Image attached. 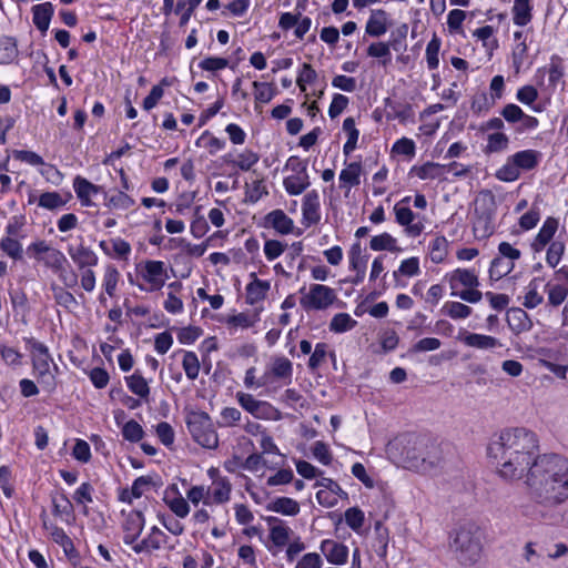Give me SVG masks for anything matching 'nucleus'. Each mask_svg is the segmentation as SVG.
I'll list each match as a JSON object with an SVG mask.
<instances>
[{"mask_svg":"<svg viewBox=\"0 0 568 568\" xmlns=\"http://www.w3.org/2000/svg\"><path fill=\"white\" fill-rule=\"evenodd\" d=\"M558 229V221L555 217H547L544 222L541 229L537 233L534 242L531 243V248L534 252H540L545 248V246L550 243L556 231Z\"/></svg>","mask_w":568,"mask_h":568,"instance_id":"4468645a","label":"nucleus"},{"mask_svg":"<svg viewBox=\"0 0 568 568\" xmlns=\"http://www.w3.org/2000/svg\"><path fill=\"white\" fill-rule=\"evenodd\" d=\"M369 247L373 251H389L398 252L400 248L396 246V239L389 233L373 236L369 242Z\"/></svg>","mask_w":568,"mask_h":568,"instance_id":"f704fd0d","label":"nucleus"},{"mask_svg":"<svg viewBox=\"0 0 568 568\" xmlns=\"http://www.w3.org/2000/svg\"><path fill=\"white\" fill-rule=\"evenodd\" d=\"M145 525V519L141 510H131L123 523V530L125 532L123 541L126 545H134L140 537Z\"/></svg>","mask_w":568,"mask_h":568,"instance_id":"1a4fd4ad","label":"nucleus"},{"mask_svg":"<svg viewBox=\"0 0 568 568\" xmlns=\"http://www.w3.org/2000/svg\"><path fill=\"white\" fill-rule=\"evenodd\" d=\"M43 263L48 268H51L52 272L57 274L65 268L64 265L68 263V260L61 251L52 247L43 260Z\"/></svg>","mask_w":568,"mask_h":568,"instance_id":"3c124183","label":"nucleus"},{"mask_svg":"<svg viewBox=\"0 0 568 568\" xmlns=\"http://www.w3.org/2000/svg\"><path fill=\"white\" fill-rule=\"evenodd\" d=\"M320 195L316 190L307 192L303 199L302 213L303 223L306 226L317 224L321 220L320 214Z\"/></svg>","mask_w":568,"mask_h":568,"instance_id":"9d476101","label":"nucleus"},{"mask_svg":"<svg viewBox=\"0 0 568 568\" xmlns=\"http://www.w3.org/2000/svg\"><path fill=\"white\" fill-rule=\"evenodd\" d=\"M404 443L400 454L406 468L428 471L442 462V450L436 442L427 437L408 436Z\"/></svg>","mask_w":568,"mask_h":568,"instance_id":"20e7f679","label":"nucleus"},{"mask_svg":"<svg viewBox=\"0 0 568 568\" xmlns=\"http://www.w3.org/2000/svg\"><path fill=\"white\" fill-rule=\"evenodd\" d=\"M240 405L255 417H261L260 408L262 406H268L267 403L261 402L254 398L251 394L237 393L236 395Z\"/></svg>","mask_w":568,"mask_h":568,"instance_id":"de8ad7c7","label":"nucleus"},{"mask_svg":"<svg viewBox=\"0 0 568 568\" xmlns=\"http://www.w3.org/2000/svg\"><path fill=\"white\" fill-rule=\"evenodd\" d=\"M327 348L328 345L326 343H317L315 345V349L312 353L307 363V366L311 371H315L322 365L327 355Z\"/></svg>","mask_w":568,"mask_h":568,"instance_id":"338daca9","label":"nucleus"},{"mask_svg":"<svg viewBox=\"0 0 568 568\" xmlns=\"http://www.w3.org/2000/svg\"><path fill=\"white\" fill-rule=\"evenodd\" d=\"M546 290L548 293V303L549 305L557 307L561 305L568 296V287L550 283L546 284Z\"/></svg>","mask_w":568,"mask_h":568,"instance_id":"603ef678","label":"nucleus"},{"mask_svg":"<svg viewBox=\"0 0 568 568\" xmlns=\"http://www.w3.org/2000/svg\"><path fill=\"white\" fill-rule=\"evenodd\" d=\"M119 271L114 266H108L103 277V286L109 296H113L119 281Z\"/></svg>","mask_w":568,"mask_h":568,"instance_id":"774afa93","label":"nucleus"},{"mask_svg":"<svg viewBox=\"0 0 568 568\" xmlns=\"http://www.w3.org/2000/svg\"><path fill=\"white\" fill-rule=\"evenodd\" d=\"M51 250H52V247L44 240H39V241L31 243L27 247L26 252L30 257H33L38 262H43V260L45 257H43L42 255L43 254L48 255Z\"/></svg>","mask_w":568,"mask_h":568,"instance_id":"e2e57ef3","label":"nucleus"},{"mask_svg":"<svg viewBox=\"0 0 568 568\" xmlns=\"http://www.w3.org/2000/svg\"><path fill=\"white\" fill-rule=\"evenodd\" d=\"M448 253V241L445 236H436L429 244V256L433 263L444 262Z\"/></svg>","mask_w":568,"mask_h":568,"instance_id":"72a5a7b5","label":"nucleus"},{"mask_svg":"<svg viewBox=\"0 0 568 568\" xmlns=\"http://www.w3.org/2000/svg\"><path fill=\"white\" fill-rule=\"evenodd\" d=\"M509 139L505 133L496 132L491 133L487 138V145L484 152L486 154L501 152L507 149Z\"/></svg>","mask_w":568,"mask_h":568,"instance_id":"37998d69","label":"nucleus"},{"mask_svg":"<svg viewBox=\"0 0 568 568\" xmlns=\"http://www.w3.org/2000/svg\"><path fill=\"white\" fill-rule=\"evenodd\" d=\"M525 484L538 504L555 506L564 503L568 498V458L557 453L537 455Z\"/></svg>","mask_w":568,"mask_h":568,"instance_id":"f03ea898","label":"nucleus"},{"mask_svg":"<svg viewBox=\"0 0 568 568\" xmlns=\"http://www.w3.org/2000/svg\"><path fill=\"white\" fill-rule=\"evenodd\" d=\"M266 509L285 516H295L300 513V504L290 497H277L267 504Z\"/></svg>","mask_w":568,"mask_h":568,"instance_id":"5701e85b","label":"nucleus"},{"mask_svg":"<svg viewBox=\"0 0 568 568\" xmlns=\"http://www.w3.org/2000/svg\"><path fill=\"white\" fill-rule=\"evenodd\" d=\"M320 549L329 564L344 565L347 561L348 548L344 544L325 539L321 542Z\"/></svg>","mask_w":568,"mask_h":568,"instance_id":"9b49d317","label":"nucleus"},{"mask_svg":"<svg viewBox=\"0 0 568 568\" xmlns=\"http://www.w3.org/2000/svg\"><path fill=\"white\" fill-rule=\"evenodd\" d=\"M164 274V263L161 261H148L143 278L152 285V290H160L164 285L162 278Z\"/></svg>","mask_w":568,"mask_h":568,"instance_id":"aec40b11","label":"nucleus"},{"mask_svg":"<svg viewBox=\"0 0 568 568\" xmlns=\"http://www.w3.org/2000/svg\"><path fill=\"white\" fill-rule=\"evenodd\" d=\"M442 311L453 320L466 318L473 312L471 307L460 302H446Z\"/></svg>","mask_w":568,"mask_h":568,"instance_id":"79ce46f5","label":"nucleus"},{"mask_svg":"<svg viewBox=\"0 0 568 568\" xmlns=\"http://www.w3.org/2000/svg\"><path fill=\"white\" fill-rule=\"evenodd\" d=\"M51 291L58 305L68 310L78 305L74 295L67 291L64 287L57 284H51Z\"/></svg>","mask_w":568,"mask_h":568,"instance_id":"c03bdc74","label":"nucleus"},{"mask_svg":"<svg viewBox=\"0 0 568 568\" xmlns=\"http://www.w3.org/2000/svg\"><path fill=\"white\" fill-rule=\"evenodd\" d=\"M129 389L141 398H148L150 394V387L146 379L142 376L139 371H135L131 376L125 377Z\"/></svg>","mask_w":568,"mask_h":568,"instance_id":"c85d7f7f","label":"nucleus"},{"mask_svg":"<svg viewBox=\"0 0 568 568\" xmlns=\"http://www.w3.org/2000/svg\"><path fill=\"white\" fill-rule=\"evenodd\" d=\"M564 252H565V245L562 242H559V241L551 242L547 250V255H546L547 264L551 267H556L558 265V263L560 262Z\"/></svg>","mask_w":568,"mask_h":568,"instance_id":"0e129e2a","label":"nucleus"},{"mask_svg":"<svg viewBox=\"0 0 568 568\" xmlns=\"http://www.w3.org/2000/svg\"><path fill=\"white\" fill-rule=\"evenodd\" d=\"M73 187L79 199H83L87 195L91 196L92 194H98L99 192H104L102 186L95 185L80 175L74 179Z\"/></svg>","mask_w":568,"mask_h":568,"instance_id":"e433bc0d","label":"nucleus"},{"mask_svg":"<svg viewBox=\"0 0 568 568\" xmlns=\"http://www.w3.org/2000/svg\"><path fill=\"white\" fill-rule=\"evenodd\" d=\"M265 223L281 234L293 232L294 223L282 210H274L265 216Z\"/></svg>","mask_w":568,"mask_h":568,"instance_id":"a211bd4d","label":"nucleus"},{"mask_svg":"<svg viewBox=\"0 0 568 568\" xmlns=\"http://www.w3.org/2000/svg\"><path fill=\"white\" fill-rule=\"evenodd\" d=\"M541 280L539 277H535L528 284V291L525 295L524 306L527 308H535L539 304L542 303L544 298L540 294H538V285Z\"/></svg>","mask_w":568,"mask_h":568,"instance_id":"864d4df0","label":"nucleus"},{"mask_svg":"<svg viewBox=\"0 0 568 568\" xmlns=\"http://www.w3.org/2000/svg\"><path fill=\"white\" fill-rule=\"evenodd\" d=\"M67 201L58 192H44L39 197V206L47 210H55L64 206Z\"/></svg>","mask_w":568,"mask_h":568,"instance_id":"4d7b16f0","label":"nucleus"},{"mask_svg":"<svg viewBox=\"0 0 568 568\" xmlns=\"http://www.w3.org/2000/svg\"><path fill=\"white\" fill-rule=\"evenodd\" d=\"M68 253L72 261L78 265L79 268H84L87 266H94L98 264L97 254L90 248L80 244L79 246H69Z\"/></svg>","mask_w":568,"mask_h":568,"instance_id":"f3484780","label":"nucleus"},{"mask_svg":"<svg viewBox=\"0 0 568 568\" xmlns=\"http://www.w3.org/2000/svg\"><path fill=\"white\" fill-rule=\"evenodd\" d=\"M164 501L169 508L180 518L186 517L190 513V506L181 495L173 499L164 497Z\"/></svg>","mask_w":568,"mask_h":568,"instance_id":"680f3d73","label":"nucleus"},{"mask_svg":"<svg viewBox=\"0 0 568 568\" xmlns=\"http://www.w3.org/2000/svg\"><path fill=\"white\" fill-rule=\"evenodd\" d=\"M487 453L500 477L521 479L539 455V439L534 432L524 427L505 429L488 445Z\"/></svg>","mask_w":568,"mask_h":568,"instance_id":"f257e3e1","label":"nucleus"},{"mask_svg":"<svg viewBox=\"0 0 568 568\" xmlns=\"http://www.w3.org/2000/svg\"><path fill=\"white\" fill-rule=\"evenodd\" d=\"M517 169L530 171L537 168L541 160V153L537 150H524L510 155Z\"/></svg>","mask_w":568,"mask_h":568,"instance_id":"6ab92c4d","label":"nucleus"},{"mask_svg":"<svg viewBox=\"0 0 568 568\" xmlns=\"http://www.w3.org/2000/svg\"><path fill=\"white\" fill-rule=\"evenodd\" d=\"M271 375L287 379L291 383L292 374H293V364L292 362L284 356H276L273 359L271 372H267Z\"/></svg>","mask_w":568,"mask_h":568,"instance_id":"c756f323","label":"nucleus"},{"mask_svg":"<svg viewBox=\"0 0 568 568\" xmlns=\"http://www.w3.org/2000/svg\"><path fill=\"white\" fill-rule=\"evenodd\" d=\"M54 8L51 2H43L32 7V21L37 29L45 33L49 29Z\"/></svg>","mask_w":568,"mask_h":568,"instance_id":"2eb2a0df","label":"nucleus"},{"mask_svg":"<svg viewBox=\"0 0 568 568\" xmlns=\"http://www.w3.org/2000/svg\"><path fill=\"white\" fill-rule=\"evenodd\" d=\"M290 528L283 525H275L271 527L270 538L272 542L277 547H283L290 539Z\"/></svg>","mask_w":568,"mask_h":568,"instance_id":"69168bd1","label":"nucleus"},{"mask_svg":"<svg viewBox=\"0 0 568 568\" xmlns=\"http://www.w3.org/2000/svg\"><path fill=\"white\" fill-rule=\"evenodd\" d=\"M458 338L467 346L478 349H490L501 346L499 339L489 335H481L464 331Z\"/></svg>","mask_w":568,"mask_h":568,"instance_id":"f8f14e48","label":"nucleus"},{"mask_svg":"<svg viewBox=\"0 0 568 568\" xmlns=\"http://www.w3.org/2000/svg\"><path fill=\"white\" fill-rule=\"evenodd\" d=\"M448 549L459 565L475 566L484 549L480 528L471 521L457 525L448 534Z\"/></svg>","mask_w":568,"mask_h":568,"instance_id":"7ed1b4c3","label":"nucleus"},{"mask_svg":"<svg viewBox=\"0 0 568 568\" xmlns=\"http://www.w3.org/2000/svg\"><path fill=\"white\" fill-rule=\"evenodd\" d=\"M449 283L453 290L456 288L457 283L469 288H475L479 285L475 271L466 268L455 270L450 275Z\"/></svg>","mask_w":568,"mask_h":568,"instance_id":"b1692460","label":"nucleus"},{"mask_svg":"<svg viewBox=\"0 0 568 568\" xmlns=\"http://www.w3.org/2000/svg\"><path fill=\"white\" fill-rule=\"evenodd\" d=\"M186 426L192 438L202 447L214 449L219 445L217 433L210 415L205 412H191L186 417Z\"/></svg>","mask_w":568,"mask_h":568,"instance_id":"39448f33","label":"nucleus"},{"mask_svg":"<svg viewBox=\"0 0 568 568\" xmlns=\"http://www.w3.org/2000/svg\"><path fill=\"white\" fill-rule=\"evenodd\" d=\"M196 146H204L209 149L211 155L225 146V141L213 136L210 131H204L195 142Z\"/></svg>","mask_w":568,"mask_h":568,"instance_id":"49530a36","label":"nucleus"},{"mask_svg":"<svg viewBox=\"0 0 568 568\" xmlns=\"http://www.w3.org/2000/svg\"><path fill=\"white\" fill-rule=\"evenodd\" d=\"M362 165L359 162H352L347 164L346 169L339 173V187L351 190L361 183Z\"/></svg>","mask_w":568,"mask_h":568,"instance_id":"412c9836","label":"nucleus"},{"mask_svg":"<svg viewBox=\"0 0 568 568\" xmlns=\"http://www.w3.org/2000/svg\"><path fill=\"white\" fill-rule=\"evenodd\" d=\"M268 290V282L261 281L255 277L254 281L248 283L246 286V303L254 305L255 303L264 300Z\"/></svg>","mask_w":568,"mask_h":568,"instance_id":"bb28decb","label":"nucleus"},{"mask_svg":"<svg viewBox=\"0 0 568 568\" xmlns=\"http://www.w3.org/2000/svg\"><path fill=\"white\" fill-rule=\"evenodd\" d=\"M515 267V263L511 261H505L504 258L496 256L493 258L489 267L490 280L498 281L508 275Z\"/></svg>","mask_w":568,"mask_h":568,"instance_id":"473e14b6","label":"nucleus"},{"mask_svg":"<svg viewBox=\"0 0 568 568\" xmlns=\"http://www.w3.org/2000/svg\"><path fill=\"white\" fill-rule=\"evenodd\" d=\"M258 160L260 155L252 150H245L240 153L236 161L227 160L226 158L224 159L226 163L236 165L242 171H250L252 166L258 162Z\"/></svg>","mask_w":568,"mask_h":568,"instance_id":"a19ab883","label":"nucleus"},{"mask_svg":"<svg viewBox=\"0 0 568 568\" xmlns=\"http://www.w3.org/2000/svg\"><path fill=\"white\" fill-rule=\"evenodd\" d=\"M105 204L113 209L128 210L134 204V200L126 193L119 191L112 196H108L106 192H103Z\"/></svg>","mask_w":568,"mask_h":568,"instance_id":"8fccbe9b","label":"nucleus"},{"mask_svg":"<svg viewBox=\"0 0 568 568\" xmlns=\"http://www.w3.org/2000/svg\"><path fill=\"white\" fill-rule=\"evenodd\" d=\"M520 175L519 170L509 156L507 162L496 172V178L504 182L516 181Z\"/></svg>","mask_w":568,"mask_h":568,"instance_id":"13d9d810","label":"nucleus"},{"mask_svg":"<svg viewBox=\"0 0 568 568\" xmlns=\"http://www.w3.org/2000/svg\"><path fill=\"white\" fill-rule=\"evenodd\" d=\"M0 248L2 250L3 253H6L9 257H11L13 260H16V261L22 260V256H23L22 245L14 237L4 236L0 241Z\"/></svg>","mask_w":568,"mask_h":568,"instance_id":"a18cd8bd","label":"nucleus"},{"mask_svg":"<svg viewBox=\"0 0 568 568\" xmlns=\"http://www.w3.org/2000/svg\"><path fill=\"white\" fill-rule=\"evenodd\" d=\"M214 489L211 494L213 503L224 504L230 500L232 485L229 479H221L217 484L213 485Z\"/></svg>","mask_w":568,"mask_h":568,"instance_id":"5fc2aeb1","label":"nucleus"},{"mask_svg":"<svg viewBox=\"0 0 568 568\" xmlns=\"http://www.w3.org/2000/svg\"><path fill=\"white\" fill-rule=\"evenodd\" d=\"M446 165L426 162L423 165H414L409 174L418 176L420 180H435L443 176Z\"/></svg>","mask_w":568,"mask_h":568,"instance_id":"4be33fe9","label":"nucleus"},{"mask_svg":"<svg viewBox=\"0 0 568 568\" xmlns=\"http://www.w3.org/2000/svg\"><path fill=\"white\" fill-rule=\"evenodd\" d=\"M19 54L17 39L13 37H0V64L13 62Z\"/></svg>","mask_w":568,"mask_h":568,"instance_id":"393cba45","label":"nucleus"},{"mask_svg":"<svg viewBox=\"0 0 568 568\" xmlns=\"http://www.w3.org/2000/svg\"><path fill=\"white\" fill-rule=\"evenodd\" d=\"M387 30V12L382 9L372 10L366 22L365 32L371 37L378 38L385 34Z\"/></svg>","mask_w":568,"mask_h":568,"instance_id":"dca6fc26","label":"nucleus"},{"mask_svg":"<svg viewBox=\"0 0 568 568\" xmlns=\"http://www.w3.org/2000/svg\"><path fill=\"white\" fill-rule=\"evenodd\" d=\"M531 6L529 0H515L514 7H513V20L514 23L524 27L527 26L532 18L531 14Z\"/></svg>","mask_w":568,"mask_h":568,"instance_id":"cd10ccee","label":"nucleus"},{"mask_svg":"<svg viewBox=\"0 0 568 568\" xmlns=\"http://www.w3.org/2000/svg\"><path fill=\"white\" fill-rule=\"evenodd\" d=\"M253 87L256 102L268 103L277 94V89L273 83L254 81Z\"/></svg>","mask_w":568,"mask_h":568,"instance_id":"58836bf2","label":"nucleus"},{"mask_svg":"<svg viewBox=\"0 0 568 568\" xmlns=\"http://www.w3.org/2000/svg\"><path fill=\"white\" fill-rule=\"evenodd\" d=\"M506 321L509 328L515 334L527 332L532 326L528 314L519 307L509 308L506 314Z\"/></svg>","mask_w":568,"mask_h":568,"instance_id":"ddd939ff","label":"nucleus"},{"mask_svg":"<svg viewBox=\"0 0 568 568\" xmlns=\"http://www.w3.org/2000/svg\"><path fill=\"white\" fill-rule=\"evenodd\" d=\"M442 41L440 39L434 34L430 41L427 43L426 47V61L427 67L429 70H435L438 68L439 64V50H440Z\"/></svg>","mask_w":568,"mask_h":568,"instance_id":"09e8293b","label":"nucleus"},{"mask_svg":"<svg viewBox=\"0 0 568 568\" xmlns=\"http://www.w3.org/2000/svg\"><path fill=\"white\" fill-rule=\"evenodd\" d=\"M494 213L487 207L475 209L473 232L476 239L484 240L494 233Z\"/></svg>","mask_w":568,"mask_h":568,"instance_id":"6e6552de","label":"nucleus"},{"mask_svg":"<svg viewBox=\"0 0 568 568\" xmlns=\"http://www.w3.org/2000/svg\"><path fill=\"white\" fill-rule=\"evenodd\" d=\"M182 367L189 379L194 381L197 378L200 373V362L197 355L194 352L186 351L182 359Z\"/></svg>","mask_w":568,"mask_h":568,"instance_id":"ea45409f","label":"nucleus"},{"mask_svg":"<svg viewBox=\"0 0 568 568\" xmlns=\"http://www.w3.org/2000/svg\"><path fill=\"white\" fill-rule=\"evenodd\" d=\"M9 297L10 302L13 308V312L16 314H20L23 317L29 313V304H28V297L26 292L18 287V288H9Z\"/></svg>","mask_w":568,"mask_h":568,"instance_id":"7c9ffc66","label":"nucleus"},{"mask_svg":"<svg viewBox=\"0 0 568 568\" xmlns=\"http://www.w3.org/2000/svg\"><path fill=\"white\" fill-rule=\"evenodd\" d=\"M308 173L305 174H292L286 176L283 181L285 191L290 195L302 194L310 186Z\"/></svg>","mask_w":568,"mask_h":568,"instance_id":"a878e982","label":"nucleus"},{"mask_svg":"<svg viewBox=\"0 0 568 568\" xmlns=\"http://www.w3.org/2000/svg\"><path fill=\"white\" fill-rule=\"evenodd\" d=\"M343 130L347 133V141L343 146V152L348 156L356 149L359 131L355 126V120L351 116L344 120Z\"/></svg>","mask_w":568,"mask_h":568,"instance_id":"2f4dec72","label":"nucleus"},{"mask_svg":"<svg viewBox=\"0 0 568 568\" xmlns=\"http://www.w3.org/2000/svg\"><path fill=\"white\" fill-rule=\"evenodd\" d=\"M367 55L381 59V64L386 67L392 61L390 45L386 42H374L367 48Z\"/></svg>","mask_w":568,"mask_h":568,"instance_id":"4c0bfd02","label":"nucleus"},{"mask_svg":"<svg viewBox=\"0 0 568 568\" xmlns=\"http://www.w3.org/2000/svg\"><path fill=\"white\" fill-rule=\"evenodd\" d=\"M24 343L33 353L32 366L38 377L48 385L54 384V377L50 374L49 363L52 361L48 347L33 337H23Z\"/></svg>","mask_w":568,"mask_h":568,"instance_id":"423d86ee","label":"nucleus"},{"mask_svg":"<svg viewBox=\"0 0 568 568\" xmlns=\"http://www.w3.org/2000/svg\"><path fill=\"white\" fill-rule=\"evenodd\" d=\"M357 322L347 313L335 314L329 323V331L334 333H344L353 329Z\"/></svg>","mask_w":568,"mask_h":568,"instance_id":"c9c22d12","label":"nucleus"},{"mask_svg":"<svg viewBox=\"0 0 568 568\" xmlns=\"http://www.w3.org/2000/svg\"><path fill=\"white\" fill-rule=\"evenodd\" d=\"M257 321H260L257 313L251 316L250 314L242 312L236 315L230 316L226 320V323L227 325L234 327L248 328L252 327Z\"/></svg>","mask_w":568,"mask_h":568,"instance_id":"bf43d9fd","label":"nucleus"},{"mask_svg":"<svg viewBox=\"0 0 568 568\" xmlns=\"http://www.w3.org/2000/svg\"><path fill=\"white\" fill-rule=\"evenodd\" d=\"M122 436L128 442L138 443L143 438L144 430L136 420L131 419L123 425Z\"/></svg>","mask_w":568,"mask_h":568,"instance_id":"6e6d98bb","label":"nucleus"},{"mask_svg":"<svg viewBox=\"0 0 568 568\" xmlns=\"http://www.w3.org/2000/svg\"><path fill=\"white\" fill-rule=\"evenodd\" d=\"M344 517L347 526L354 531H358L362 528L365 519L363 510L358 507L348 508L345 511Z\"/></svg>","mask_w":568,"mask_h":568,"instance_id":"052dcab7","label":"nucleus"},{"mask_svg":"<svg viewBox=\"0 0 568 568\" xmlns=\"http://www.w3.org/2000/svg\"><path fill=\"white\" fill-rule=\"evenodd\" d=\"M336 294L333 288L323 284H312L310 292L304 294L301 300V306L308 310H326L336 301Z\"/></svg>","mask_w":568,"mask_h":568,"instance_id":"0eeeda50","label":"nucleus"}]
</instances>
